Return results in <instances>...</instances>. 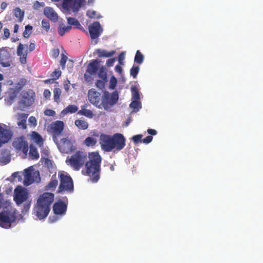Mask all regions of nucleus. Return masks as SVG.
<instances>
[{"label":"nucleus","mask_w":263,"mask_h":263,"mask_svg":"<svg viewBox=\"0 0 263 263\" xmlns=\"http://www.w3.org/2000/svg\"><path fill=\"white\" fill-rule=\"evenodd\" d=\"M4 36L5 39H7L9 37L10 32H9V29H8V28L4 29Z\"/></svg>","instance_id":"obj_54"},{"label":"nucleus","mask_w":263,"mask_h":263,"mask_svg":"<svg viewBox=\"0 0 263 263\" xmlns=\"http://www.w3.org/2000/svg\"><path fill=\"white\" fill-rule=\"evenodd\" d=\"M31 140L33 141L39 146L42 147L44 140L42 136L36 132L32 131L30 134Z\"/></svg>","instance_id":"obj_20"},{"label":"nucleus","mask_w":263,"mask_h":263,"mask_svg":"<svg viewBox=\"0 0 263 263\" xmlns=\"http://www.w3.org/2000/svg\"><path fill=\"white\" fill-rule=\"evenodd\" d=\"M144 60V57L143 54L139 51V50H137L135 57L134 62L139 64H141L142 63Z\"/></svg>","instance_id":"obj_35"},{"label":"nucleus","mask_w":263,"mask_h":263,"mask_svg":"<svg viewBox=\"0 0 263 263\" xmlns=\"http://www.w3.org/2000/svg\"><path fill=\"white\" fill-rule=\"evenodd\" d=\"M54 80L53 79L46 80L44 82L46 84L48 83H53L54 82Z\"/></svg>","instance_id":"obj_63"},{"label":"nucleus","mask_w":263,"mask_h":263,"mask_svg":"<svg viewBox=\"0 0 263 263\" xmlns=\"http://www.w3.org/2000/svg\"><path fill=\"white\" fill-rule=\"evenodd\" d=\"M96 53L98 54V55L100 58L102 57H112L115 53V51L114 50L110 51L109 52L105 50L97 49L96 50Z\"/></svg>","instance_id":"obj_28"},{"label":"nucleus","mask_w":263,"mask_h":263,"mask_svg":"<svg viewBox=\"0 0 263 263\" xmlns=\"http://www.w3.org/2000/svg\"><path fill=\"white\" fill-rule=\"evenodd\" d=\"M84 2L85 0H63L62 5L67 11L77 12Z\"/></svg>","instance_id":"obj_9"},{"label":"nucleus","mask_w":263,"mask_h":263,"mask_svg":"<svg viewBox=\"0 0 263 263\" xmlns=\"http://www.w3.org/2000/svg\"><path fill=\"white\" fill-rule=\"evenodd\" d=\"M98 77L101 78L103 81H106L107 80V75L106 72L105 70V68L102 66L99 70L98 73Z\"/></svg>","instance_id":"obj_41"},{"label":"nucleus","mask_w":263,"mask_h":263,"mask_svg":"<svg viewBox=\"0 0 263 263\" xmlns=\"http://www.w3.org/2000/svg\"><path fill=\"white\" fill-rule=\"evenodd\" d=\"M153 138L152 136H148L146 137H145V138L142 139V142L145 143V144H148L152 142Z\"/></svg>","instance_id":"obj_50"},{"label":"nucleus","mask_w":263,"mask_h":263,"mask_svg":"<svg viewBox=\"0 0 263 263\" xmlns=\"http://www.w3.org/2000/svg\"><path fill=\"white\" fill-rule=\"evenodd\" d=\"M44 114L48 116H54L55 114V112L52 109H46L44 111Z\"/></svg>","instance_id":"obj_49"},{"label":"nucleus","mask_w":263,"mask_h":263,"mask_svg":"<svg viewBox=\"0 0 263 263\" xmlns=\"http://www.w3.org/2000/svg\"><path fill=\"white\" fill-rule=\"evenodd\" d=\"M97 141L96 138L92 137H87L84 141V144L87 147L94 146Z\"/></svg>","instance_id":"obj_33"},{"label":"nucleus","mask_w":263,"mask_h":263,"mask_svg":"<svg viewBox=\"0 0 263 263\" xmlns=\"http://www.w3.org/2000/svg\"><path fill=\"white\" fill-rule=\"evenodd\" d=\"M10 161V157L9 156L5 157L4 156H0V162L6 164Z\"/></svg>","instance_id":"obj_48"},{"label":"nucleus","mask_w":263,"mask_h":263,"mask_svg":"<svg viewBox=\"0 0 263 263\" xmlns=\"http://www.w3.org/2000/svg\"><path fill=\"white\" fill-rule=\"evenodd\" d=\"M99 143L102 149L104 152H118L125 147L126 139L120 133H116L113 135L101 134L100 137Z\"/></svg>","instance_id":"obj_2"},{"label":"nucleus","mask_w":263,"mask_h":263,"mask_svg":"<svg viewBox=\"0 0 263 263\" xmlns=\"http://www.w3.org/2000/svg\"><path fill=\"white\" fill-rule=\"evenodd\" d=\"M64 122L61 121H56L51 123L50 125V131L52 133L53 138H56L60 136L64 129Z\"/></svg>","instance_id":"obj_12"},{"label":"nucleus","mask_w":263,"mask_h":263,"mask_svg":"<svg viewBox=\"0 0 263 263\" xmlns=\"http://www.w3.org/2000/svg\"><path fill=\"white\" fill-rule=\"evenodd\" d=\"M71 29V26H65L64 24H60L58 29L59 34L60 36H63L66 32H69Z\"/></svg>","instance_id":"obj_32"},{"label":"nucleus","mask_w":263,"mask_h":263,"mask_svg":"<svg viewBox=\"0 0 263 263\" xmlns=\"http://www.w3.org/2000/svg\"><path fill=\"white\" fill-rule=\"evenodd\" d=\"M58 184V180L56 178L55 175H53L50 182L48 184L45 186V190L46 191H54L56 189Z\"/></svg>","instance_id":"obj_23"},{"label":"nucleus","mask_w":263,"mask_h":263,"mask_svg":"<svg viewBox=\"0 0 263 263\" xmlns=\"http://www.w3.org/2000/svg\"><path fill=\"white\" fill-rule=\"evenodd\" d=\"M131 90L132 92V99L135 100H139L140 95L137 87L135 86H132L131 88Z\"/></svg>","instance_id":"obj_38"},{"label":"nucleus","mask_w":263,"mask_h":263,"mask_svg":"<svg viewBox=\"0 0 263 263\" xmlns=\"http://www.w3.org/2000/svg\"><path fill=\"white\" fill-rule=\"evenodd\" d=\"M142 137V135H136L132 137V139H133V141L134 142V143H137L139 142H142V139H141Z\"/></svg>","instance_id":"obj_46"},{"label":"nucleus","mask_w":263,"mask_h":263,"mask_svg":"<svg viewBox=\"0 0 263 263\" xmlns=\"http://www.w3.org/2000/svg\"><path fill=\"white\" fill-rule=\"evenodd\" d=\"M33 27L30 25H27L25 27V30L23 32V36L25 38H28L32 33Z\"/></svg>","instance_id":"obj_37"},{"label":"nucleus","mask_w":263,"mask_h":263,"mask_svg":"<svg viewBox=\"0 0 263 263\" xmlns=\"http://www.w3.org/2000/svg\"><path fill=\"white\" fill-rule=\"evenodd\" d=\"M29 155L32 159L36 160L38 159L40 157V154L37 150L36 147L32 144H31L30 145Z\"/></svg>","instance_id":"obj_30"},{"label":"nucleus","mask_w":263,"mask_h":263,"mask_svg":"<svg viewBox=\"0 0 263 263\" xmlns=\"http://www.w3.org/2000/svg\"><path fill=\"white\" fill-rule=\"evenodd\" d=\"M54 100L56 102H60V98L61 94V90L60 88H55L53 90Z\"/></svg>","instance_id":"obj_40"},{"label":"nucleus","mask_w":263,"mask_h":263,"mask_svg":"<svg viewBox=\"0 0 263 263\" xmlns=\"http://www.w3.org/2000/svg\"><path fill=\"white\" fill-rule=\"evenodd\" d=\"M87 158L86 152L83 151H77L66 160V163L73 170L79 171L86 163Z\"/></svg>","instance_id":"obj_6"},{"label":"nucleus","mask_w":263,"mask_h":263,"mask_svg":"<svg viewBox=\"0 0 263 263\" xmlns=\"http://www.w3.org/2000/svg\"><path fill=\"white\" fill-rule=\"evenodd\" d=\"M58 220V218L56 216L50 217L49 218V220L51 222H54Z\"/></svg>","instance_id":"obj_60"},{"label":"nucleus","mask_w":263,"mask_h":263,"mask_svg":"<svg viewBox=\"0 0 263 263\" xmlns=\"http://www.w3.org/2000/svg\"><path fill=\"white\" fill-rule=\"evenodd\" d=\"M78 114L85 116L90 119L92 118L93 116L92 111L91 110L87 109L85 105L81 107V109L78 111Z\"/></svg>","instance_id":"obj_29"},{"label":"nucleus","mask_w":263,"mask_h":263,"mask_svg":"<svg viewBox=\"0 0 263 263\" xmlns=\"http://www.w3.org/2000/svg\"><path fill=\"white\" fill-rule=\"evenodd\" d=\"M115 61V58H111V59H108L106 61V65L108 67L112 66Z\"/></svg>","instance_id":"obj_53"},{"label":"nucleus","mask_w":263,"mask_h":263,"mask_svg":"<svg viewBox=\"0 0 263 263\" xmlns=\"http://www.w3.org/2000/svg\"><path fill=\"white\" fill-rule=\"evenodd\" d=\"M42 27L45 30L46 32H48L50 27L49 22L47 20H43L42 21Z\"/></svg>","instance_id":"obj_42"},{"label":"nucleus","mask_w":263,"mask_h":263,"mask_svg":"<svg viewBox=\"0 0 263 263\" xmlns=\"http://www.w3.org/2000/svg\"><path fill=\"white\" fill-rule=\"evenodd\" d=\"M34 182V179L31 172L27 169L25 170L24 184L25 185H29Z\"/></svg>","instance_id":"obj_24"},{"label":"nucleus","mask_w":263,"mask_h":263,"mask_svg":"<svg viewBox=\"0 0 263 263\" xmlns=\"http://www.w3.org/2000/svg\"><path fill=\"white\" fill-rule=\"evenodd\" d=\"M29 123L33 126L36 125V120L34 117L31 116L29 118Z\"/></svg>","instance_id":"obj_51"},{"label":"nucleus","mask_w":263,"mask_h":263,"mask_svg":"<svg viewBox=\"0 0 263 263\" xmlns=\"http://www.w3.org/2000/svg\"><path fill=\"white\" fill-rule=\"evenodd\" d=\"M10 53L4 48L0 49V64L4 67H10L11 64Z\"/></svg>","instance_id":"obj_14"},{"label":"nucleus","mask_w":263,"mask_h":263,"mask_svg":"<svg viewBox=\"0 0 263 263\" xmlns=\"http://www.w3.org/2000/svg\"><path fill=\"white\" fill-rule=\"evenodd\" d=\"M18 25L17 24H15L14 27V32L16 33L18 31Z\"/></svg>","instance_id":"obj_64"},{"label":"nucleus","mask_w":263,"mask_h":263,"mask_svg":"<svg viewBox=\"0 0 263 263\" xmlns=\"http://www.w3.org/2000/svg\"><path fill=\"white\" fill-rule=\"evenodd\" d=\"M115 71L119 74H121L122 72V68L119 65H117L115 66Z\"/></svg>","instance_id":"obj_55"},{"label":"nucleus","mask_w":263,"mask_h":263,"mask_svg":"<svg viewBox=\"0 0 263 263\" xmlns=\"http://www.w3.org/2000/svg\"><path fill=\"white\" fill-rule=\"evenodd\" d=\"M67 22L69 26H74L76 28L83 29V27L80 24L78 20L74 17H69L67 18Z\"/></svg>","instance_id":"obj_31"},{"label":"nucleus","mask_w":263,"mask_h":263,"mask_svg":"<svg viewBox=\"0 0 263 263\" xmlns=\"http://www.w3.org/2000/svg\"><path fill=\"white\" fill-rule=\"evenodd\" d=\"M147 133H148V134L151 135L150 136L156 135L157 133V131L155 129L151 128L147 129Z\"/></svg>","instance_id":"obj_58"},{"label":"nucleus","mask_w":263,"mask_h":263,"mask_svg":"<svg viewBox=\"0 0 263 263\" xmlns=\"http://www.w3.org/2000/svg\"><path fill=\"white\" fill-rule=\"evenodd\" d=\"M2 208L3 210L0 213V226L5 229H9L12 223L20 219L21 215L12 206L11 202L8 200H5L3 194L0 193V209Z\"/></svg>","instance_id":"obj_1"},{"label":"nucleus","mask_w":263,"mask_h":263,"mask_svg":"<svg viewBox=\"0 0 263 263\" xmlns=\"http://www.w3.org/2000/svg\"><path fill=\"white\" fill-rule=\"evenodd\" d=\"M76 147L73 145L71 142L66 139H63L61 145L60 146V150L62 153H69L75 150Z\"/></svg>","instance_id":"obj_16"},{"label":"nucleus","mask_w":263,"mask_h":263,"mask_svg":"<svg viewBox=\"0 0 263 263\" xmlns=\"http://www.w3.org/2000/svg\"><path fill=\"white\" fill-rule=\"evenodd\" d=\"M44 13L51 21L53 22H57L58 21V15L52 8L46 7L44 9Z\"/></svg>","instance_id":"obj_18"},{"label":"nucleus","mask_w":263,"mask_h":263,"mask_svg":"<svg viewBox=\"0 0 263 263\" xmlns=\"http://www.w3.org/2000/svg\"><path fill=\"white\" fill-rule=\"evenodd\" d=\"M27 117L28 115L24 113L18 115L17 124L20 128L23 129H26L27 128L26 120Z\"/></svg>","instance_id":"obj_22"},{"label":"nucleus","mask_w":263,"mask_h":263,"mask_svg":"<svg viewBox=\"0 0 263 263\" xmlns=\"http://www.w3.org/2000/svg\"><path fill=\"white\" fill-rule=\"evenodd\" d=\"M89 32L91 39L98 38L102 32V29L99 22H95L88 27Z\"/></svg>","instance_id":"obj_13"},{"label":"nucleus","mask_w":263,"mask_h":263,"mask_svg":"<svg viewBox=\"0 0 263 263\" xmlns=\"http://www.w3.org/2000/svg\"><path fill=\"white\" fill-rule=\"evenodd\" d=\"M17 54L20 57V60L21 63L23 64H26L27 62V53L26 50H25V47L23 44H20L17 46Z\"/></svg>","instance_id":"obj_19"},{"label":"nucleus","mask_w":263,"mask_h":263,"mask_svg":"<svg viewBox=\"0 0 263 263\" xmlns=\"http://www.w3.org/2000/svg\"><path fill=\"white\" fill-rule=\"evenodd\" d=\"M98 62L97 60H95L91 62L87 66L86 72L90 75L95 74L98 70Z\"/></svg>","instance_id":"obj_21"},{"label":"nucleus","mask_w":263,"mask_h":263,"mask_svg":"<svg viewBox=\"0 0 263 263\" xmlns=\"http://www.w3.org/2000/svg\"><path fill=\"white\" fill-rule=\"evenodd\" d=\"M75 125L81 130H86L88 128L89 124L88 122L81 119H77L74 121Z\"/></svg>","instance_id":"obj_27"},{"label":"nucleus","mask_w":263,"mask_h":263,"mask_svg":"<svg viewBox=\"0 0 263 263\" xmlns=\"http://www.w3.org/2000/svg\"><path fill=\"white\" fill-rule=\"evenodd\" d=\"M11 132L0 125V147L3 144L6 143L11 139Z\"/></svg>","instance_id":"obj_17"},{"label":"nucleus","mask_w":263,"mask_h":263,"mask_svg":"<svg viewBox=\"0 0 263 263\" xmlns=\"http://www.w3.org/2000/svg\"><path fill=\"white\" fill-rule=\"evenodd\" d=\"M13 147L18 151H22L25 154L28 151V143L23 136L15 138L13 142Z\"/></svg>","instance_id":"obj_11"},{"label":"nucleus","mask_w":263,"mask_h":263,"mask_svg":"<svg viewBox=\"0 0 263 263\" xmlns=\"http://www.w3.org/2000/svg\"><path fill=\"white\" fill-rule=\"evenodd\" d=\"M51 92L48 89H45L44 91L43 95L46 98H48L50 96Z\"/></svg>","instance_id":"obj_57"},{"label":"nucleus","mask_w":263,"mask_h":263,"mask_svg":"<svg viewBox=\"0 0 263 263\" xmlns=\"http://www.w3.org/2000/svg\"><path fill=\"white\" fill-rule=\"evenodd\" d=\"M88 98L89 102L99 108H101L103 106L105 108L107 107V104L104 100H102L101 93L97 91L95 89L92 88L89 90Z\"/></svg>","instance_id":"obj_8"},{"label":"nucleus","mask_w":263,"mask_h":263,"mask_svg":"<svg viewBox=\"0 0 263 263\" xmlns=\"http://www.w3.org/2000/svg\"><path fill=\"white\" fill-rule=\"evenodd\" d=\"M88 158L85 163L86 175L90 177L92 182H96L100 178L102 158L98 152L89 153Z\"/></svg>","instance_id":"obj_4"},{"label":"nucleus","mask_w":263,"mask_h":263,"mask_svg":"<svg viewBox=\"0 0 263 263\" xmlns=\"http://www.w3.org/2000/svg\"><path fill=\"white\" fill-rule=\"evenodd\" d=\"M104 97L106 99H108V103H106L107 105L109 104L110 105H112L116 103L118 100V95L116 92L112 93L110 96H109L107 92L105 93Z\"/></svg>","instance_id":"obj_25"},{"label":"nucleus","mask_w":263,"mask_h":263,"mask_svg":"<svg viewBox=\"0 0 263 263\" xmlns=\"http://www.w3.org/2000/svg\"><path fill=\"white\" fill-rule=\"evenodd\" d=\"M130 107L133 108L135 111H137L141 108V104L139 100H134L130 104Z\"/></svg>","instance_id":"obj_36"},{"label":"nucleus","mask_w":263,"mask_h":263,"mask_svg":"<svg viewBox=\"0 0 263 263\" xmlns=\"http://www.w3.org/2000/svg\"><path fill=\"white\" fill-rule=\"evenodd\" d=\"M29 193L26 189L21 186H17L14 192V201L17 205H19L24 202L23 208L22 210V213L25 214L28 212L31 201L28 200Z\"/></svg>","instance_id":"obj_5"},{"label":"nucleus","mask_w":263,"mask_h":263,"mask_svg":"<svg viewBox=\"0 0 263 263\" xmlns=\"http://www.w3.org/2000/svg\"><path fill=\"white\" fill-rule=\"evenodd\" d=\"M22 97L21 100V103L24 107L31 106L34 101L35 93L31 89L23 91L22 93Z\"/></svg>","instance_id":"obj_10"},{"label":"nucleus","mask_w":263,"mask_h":263,"mask_svg":"<svg viewBox=\"0 0 263 263\" xmlns=\"http://www.w3.org/2000/svg\"><path fill=\"white\" fill-rule=\"evenodd\" d=\"M139 70L140 68L139 66L134 65L130 70V74L133 77V78L135 79L137 78Z\"/></svg>","instance_id":"obj_39"},{"label":"nucleus","mask_w":263,"mask_h":263,"mask_svg":"<svg viewBox=\"0 0 263 263\" xmlns=\"http://www.w3.org/2000/svg\"><path fill=\"white\" fill-rule=\"evenodd\" d=\"M59 176L60 183L58 192L72 191L73 190V184L71 177L67 174L64 173H61L59 174Z\"/></svg>","instance_id":"obj_7"},{"label":"nucleus","mask_w":263,"mask_h":263,"mask_svg":"<svg viewBox=\"0 0 263 263\" xmlns=\"http://www.w3.org/2000/svg\"><path fill=\"white\" fill-rule=\"evenodd\" d=\"M67 208V204L61 200L55 202L53 205V211L55 215L65 214Z\"/></svg>","instance_id":"obj_15"},{"label":"nucleus","mask_w":263,"mask_h":263,"mask_svg":"<svg viewBox=\"0 0 263 263\" xmlns=\"http://www.w3.org/2000/svg\"><path fill=\"white\" fill-rule=\"evenodd\" d=\"M7 4L6 2H2L1 4V8L2 10H4L6 8Z\"/></svg>","instance_id":"obj_61"},{"label":"nucleus","mask_w":263,"mask_h":263,"mask_svg":"<svg viewBox=\"0 0 263 263\" xmlns=\"http://www.w3.org/2000/svg\"><path fill=\"white\" fill-rule=\"evenodd\" d=\"M61 75L60 70H55L51 74L54 80L58 79Z\"/></svg>","instance_id":"obj_44"},{"label":"nucleus","mask_w":263,"mask_h":263,"mask_svg":"<svg viewBox=\"0 0 263 263\" xmlns=\"http://www.w3.org/2000/svg\"><path fill=\"white\" fill-rule=\"evenodd\" d=\"M35 45L34 43H30L29 46V51H32L35 49Z\"/></svg>","instance_id":"obj_59"},{"label":"nucleus","mask_w":263,"mask_h":263,"mask_svg":"<svg viewBox=\"0 0 263 263\" xmlns=\"http://www.w3.org/2000/svg\"><path fill=\"white\" fill-rule=\"evenodd\" d=\"M14 13L15 16L18 19V21L22 22L24 16V12L22 11L20 8H16L14 10Z\"/></svg>","instance_id":"obj_34"},{"label":"nucleus","mask_w":263,"mask_h":263,"mask_svg":"<svg viewBox=\"0 0 263 263\" xmlns=\"http://www.w3.org/2000/svg\"><path fill=\"white\" fill-rule=\"evenodd\" d=\"M78 110V107L76 105H69L65 108L62 111L61 115L65 116L68 114H73L77 112Z\"/></svg>","instance_id":"obj_26"},{"label":"nucleus","mask_w":263,"mask_h":263,"mask_svg":"<svg viewBox=\"0 0 263 263\" xmlns=\"http://www.w3.org/2000/svg\"><path fill=\"white\" fill-rule=\"evenodd\" d=\"M60 54V51L58 48L53 49L52 50V55L53 57L57 58Z\"/></svg>","instance_id":"obj_52"},{"label":"nucleus","mask_w":263,"mask_h":263,"mask_svg":"<svg viewBox=\"0 0 263 263\" xmlns=\"http://www.w3.org/2000/svg\"><path fill=\"white\" fill-rule=\"evenodd\" d=\"M68 58L64 54H62V58L60 60V65L62 66L63 69L65 68V64Z\"/></svg>","instance_id":"obj_45"},{"label":"nucleus","mask_w":263,"mask_h":263,"mask_svg":"<svg viewBox=\"0 0 263 263\" xmlns=\"http://www.w3.org/2000/svg\"><path fill=\"white\" fill-rule=\"evenodd\" d=\"M54 198V195L48 192L44 193L39 196L33 209V213L38 219L42 220L47 217Z\"/></svg>","instance_id":"obj_3"},{"label":"nucleus","mask_w":263,"mask_h":263,"mask_svg":"<svg viewBox=\"0 0 263 263\" xmlns=\"http://www.w3.org/2000/svg\"><path fill=\"white\" fill-rule=\"evenodd\" d=\"M106 81H103L101 80H98L96 82V86L100 89L104 87V83Z\"/></svg>","instance_id":"obj_47"},{"label":"nucleus","mask_w":263,"mask_h":263,"mask_svg":"<svg viewBox=\"0 0 263 263\" xmlns=\"http://www.w3.org/2000/svg\"><path fill=\"white\" fill-rule=\"evenodd\" d=\"M117 83V79L114 76H112L110 78V82H109V88L112 89H115Z\"/></svg>","instance_id":"obj_43"},{"label":"nucleus","mask_w":263,"mask_h":263,"mask_svg":"<svg viewBox=\"0 0 263 263\" xmlns=\"http://www.w3.org/2000/svg\"><path fill=\"white\" fill-rule=\"evenodd\" d=\"M124 59L123 57H122V54H120L119 57V63L120 64H123V60Z\"/></svg>","instance_id":"obj_62"},{"label":"nucleus","mask_w":263,"mask_h":263,"mask_svg":"<svg viewBox=\"0 0 263 263\" xmlns=\"http://www.w3.org/2000/svg\"><path fill=\"white\" fill-rule=\"evenodd\" d=\"M87 14L90 18H95L96 16V12L95 11H88Z\"/></svg>","instance_id":"obj_56"}]
</instances>
